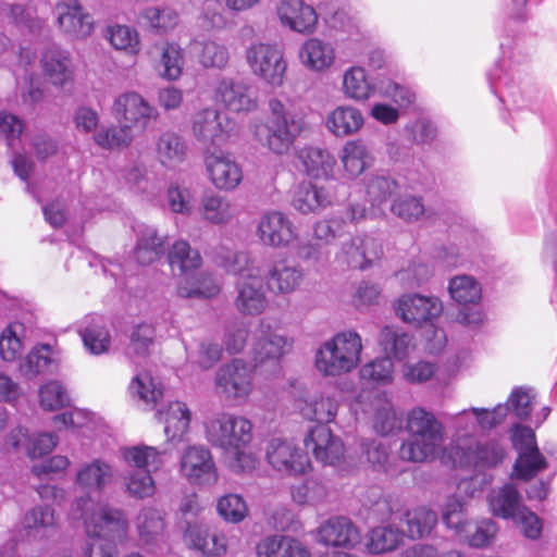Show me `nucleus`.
Instances as JSON below:
<instances>
[{"label": "nucleus", "mask_w": 557, "mask_h": 557, "mask_svg": "<svg viewBox=\"0 0 557 557\" xmlns=\"http://www.w3.org/2000/svg\"><path fill=\"white\" fill-rule=\"evenodd\" d=\"M301 64L310 71L323 72L333 66L336 59L334 46L317 37L305 40L299 50Z\"/></svg>", "instance_id": "c85d7f7f"}, {"label": "nucleus", "mask_w": 557, "mask_h": 557, "mask_svg": "<svg viewBox=\"0 0 557 557\" xmlns=\"http://www.w3.org/2000/svg\"><path fill=\"white\" fill-rule=\"evenodd\" d=\"M336 201L331 187L302 182L294 189L290 206L302 215L320 214Z\"/></svg>", "instance_id": "aec40b11"}, {"label": "nucleus", "mask_w": 557, "mask_h": 557, "mask_svg": "<svg viewBox=\"0 0 557 557\" xmlns=\"http://www.w3.org/2000/svg\"><path fill=\"white\" fill-rule=\"evenodd\" d=\"M364 124L361 111L352 106H338L325 119V126L336 137H348L358 133Z\"/></svg>", "instance_id": "c756f323"}, {"label": "nucleus", "mask_w": 557, "mask_h": 557, "mask_svg": "<svg viewBox=\"0 0 557 557\" xmlns=\"http://www.w3.org/2000/svg\"><path fill=\"white\" fill-rule=\"evenodd\" d=\"M318 542L333 547L355 548L361 543L360 530L346 517H333L317 531Z\"/></svg>", "instance_id": "412c9836"}, {"label": "nucleus", "mask_w": 557, "mask_h": 557, "mask_svg": "<svg viewBox=\"0 0 557 557\" xmlns=\"http://www.w3.org/2000/svg\"><path fill=\"white\" fill-rule=\"evenodd\" d=\"M185 541L194 549L206 556H222L226 553L227 542L222 533L209 532L197 525H188L185 531Z\"/></svg>", "instance_id": "c9c22d12"}, {"label": "nucleus", "mask_w": 557, "mask_h": 557, "mask_svg": "<svg viewBox=\"0 0 557 557\" xmlns=\"http://www.w3.org/2000/svg\"><path fill=\"white\" fill-rule=\"evenodd\" d=\"M224 267L228 273L239 276L235 298L237 310L246 315L261 314L268 307V298L260 268L243 251L232 253Z\"/></svg>", "instance_id": "20e7f679"}, {"label": "nucleus", "mask_w": 557, "mask_h": 557, "mask_svg": "<svg viewBox=\"0 0 557 557\" xmlns=\"http://www.w3.org/2000/svg\"><path fill=\"white\" fill-rule=\"evenodd\" d=\"M115 116L131 128L145 131L151 122L159 117V111L147 99L136 91L119 95L113 102Z\"/></svg>", "instance_id": "4468645a"}, {"label": "nucleus", "mask_w": 557, "mask_h": 557, "mask_svg": "<svg viewBox=\"0 0 557 557\" xmlns=\"http://www.w3.org/2000/svg\"><path fill=\"white\" fill-rule=\"evenodd\" d=\"M40 64L45 77L54 86L63 87L73 81L74 69L67 51L48 47L41 54Z\"/></svg>", "instance_id": "b1692460"}, {"label": "nucleus", "mask_w": 557, "mask_h": 557, "mask_svg": "<svg viewBox=\"0 0 557 557\" xmlns=\"http://www.w3.org/2000/svg\"><path fill=\"white\" fill-rule=\"evenodd\" d=\"M95 143L104 149L127 147L134 139V133L125 123L120 126L100 128L94 135Z\"/></svg>", "instance_id": "0e129e2a"}, {"label": "nucleus", "mask_w": 557, "mask_h": 557, "mask_svg": "<svg viewBox=\"0 0 557 557\" xmlns=\"http://www.w3.org/2000/svg\"><path fill=\"white\" fill-rule=\"evenodd\" d=\"M308 175L313 177H329L334 170L336 159L326 149L319 147H305L298 154Z\"/></svg>", "instance_id": "c03bdc74"}, {"label": "nucleus", "mask_w": 557, "mask_h": 557, "mask_svg": "<svg viewBox=\"0 0 557 557\" xmlns=\"http://www.w3.org/2000/svg\"><path fill=\"white\" fill-rule=\"evenodd\" d=\"M59 29L76 39H84L94 32L92 16L78 0H61L54 7Z\"/></svg>", "instance_id": "a211bd4d"}, {"label": "nucleus", "mask_w": 557, "mask_h": 557, "mask_svg": "<svg viewBox=\"0 0 557 557\" xmlns=\"http://www.w3.org/2000/svg\"><path fill=\"white\" fill-rule=\"evenodd\" d=\"M158 420L164 424V434L169 442H181L188 433L191 412L183 401L170 403L157 411Z\"/></svg>", "instance_id": "bb28decb"}, {"label": "nucleus", "mask_w": 557, "mask_h": 557, "mask_svg": "<svg viewBox=\"0 0 557 557\" xmlns=\"http://www.w3.org/2000/svg\"><path fill=\"white\" fill-rule=\"evenodd\" d=\"M245 59L252 75L271 87L284 84L287 62L283 50L275 44L252 42L245 51Z\"/></svg>", "instance_id": "0eeeda50"}, {"label": "nucleus", "mask_w": 557, "mask_h": 557, "mask_svg": "<svg viewBox=\"0 0 557 557\" xmlns=\"http://www.w3.org/2000/svg\"><path fill=\"white\" fill-rule=\"evenodd\" d=\"M22 527L29 537H47L55 528L54 510L48 505L33 507L24 515Z\"/></svg>", "instance_id": "a19ab883"}, {"label": "nucleus", "mask_w": 557, "mask_h": 557, "mask_svg": "<svg viewBox=\"0 0 557 557\" xmlns=\"http://www.w3.org/2000/svg\"><path fill=\"white\" fill-rule=\"evenodd\" d=\"M216 99L233 112H249L257 108L250 85L239 78L224 77L215 89Z\"/></svg>", "instance_id": "4be33fe9"}, {"label": "nucleus", "mask_w": 557, "mask_h": 557, "mask_svg": "<svg viewBox=\"0 0 557 557\" xmlns=\"http://www.w3.org/2000/svg\"><path fill=\"white\" fill-rule=\"evenodd\" d=\"M362 348L361 336L356 331L338 332L317 349L315 368L324 376L349 373L359 366Z\"/></svg>", "instance_id": "39448f33"}, {"label": "nucleus", "mask_w": 557, "mask_h": 557, "mask_svg": "<svg viewBox=\"0 0 557 557\" xmlns=\"http://www.w3.org/2000/svg\"><path fill=\"white\" fill-rule=\"evenodd\" d=\"M379 345L389 359L403 360L414 348L413 337L397 326H385L381 330Z\"/></svg>", "instance_id": "58836bf2"}, {"label": "nucleus", "mask_w": 557, "mask_h": 557, "mask_svg": "<svg viewBox=\"0 0 557 557\" xmlns=\"http://www.w3.org/2000/svg\"><path fill=\"white\" fill-rule=\"evenodd\" d=\"M512 443L518 451L513 470L519 479L528 481L547 468L546 458L540 451L535 433L531 428L517 426L512 434Z\"/></svg>", "instance_id": "9d476101"}, {"label": "nucleus", "mask_w": 557, "mask_h": 557, "mask_svg": "<svg viewBox=\"0 0 557 557\" xmlns=\"http://www.w3.org/2000/svg\"><path fill=\"white\" fill-rule=\"evenodd\" d=\"M180 472L193 484L213 485L219 480L211 451L205 446H188L180 460Z\"/></svg>", "instance_id": "2eb2a0df"}, {"label": "nucleus", "mask_w": 557, "mask_h": 557, "mask_svg": "<svg viewBox=\"0 0 557 557\" xmlns=\"http://www.w3.org/2000/svg\"><path fill=\"white\" fill-rule=\"evenodd\" d=\"M497 532L498 527L492 519L471 520V527L468 528V531L458 541L470 547L483 548L494 541Z\"/></svg>", "instance_id": "13d9d810"}, {"label": "nucleus", "mask_w": 557, "mask_h": 557, "mask_svg": "<svg viewBox=\"0 0 557 557\" xmlns=\"http://www.w3.org/2000/svg\"><path fill=\"white\" fill-rule=\"evenodd\" d=\"M304 270L297 265L278 262L267 274V287L275 295H288L299 288L304 281Z\"/></svg>", "instance_id": "2f4dec72"}, {"label": "nucleus", "mask_w": 557, "mask_h": 557, "mask_svg": "<svg viewBox=\"0 0 557 557\" xmlns=\"http://www.w3.org/2000/svg\"><path fill=\"white\" fill-rule=\"evenodd\" d=\"M276 13L283 26L297 33H313L318 24L315 10L302 0H282Z\"/></svg>", "instance_id": "5701e85b"}, {"label": "nucleus", "mask_w": 557, "mask_h": 557, "mask_svg": "<svg viewBox=\"0 0 557 557\" xmlns=\"http://www.w3.org/2000/svg\"><path fill=\"white\" fill-rule=\"evenodd\" d=\"M407 430L410 436L444 441L443 424L435 416L421 407H416L407 416Z\"/></svg>", "instance_id": "4c0bfd02"}, {"label": "nucleus", "mask_w": 557, "mask_h": 557, "mask_svg": "<svg viewBox=\"0 0 557 557\" xmlns=\"http://www.w3.org/2000/svg\"><path fill=\"white\" fill-rule=\"evenodd\" d=\"M444 441L410 436L399 447L398 455L404 461L425 462L434 460L442 449Z\"/></svg>", "instance_id": "ea45409f"}, {"label": "nucleus", "mask_w": 557, "mask_h": 557, "mask_svg": "<svg viewBox=\"0 0 557 557\" xmlns=\"http://www.w3.org/2000/svg\"><path fill=\"white\" fill-rule=\"evenodd\" d=\"M396 315L407 324L422 326L432 324L443 311V304L436 296L417 293L403 294L394 304Z\"/></svg>", "instance_id": "9b49d317"}, {"label": "nucleus", "mask_w": 557, "mask_h": 557, "mask_svg": "<svg viewBox=\"0 0 557 557\" xmlns=\"http://www.w3.org/2000/svg\"><path fill=\"white\" fill-rule=\"evenodd\" d=\"M59 351L49 344L35 346L20 363V371L28 379L40 373L53 372L59 364Z\"/></svg>", "instance_id": "473e14b6"}, {"label": "nucleus", "mask_w": 557, "mask_h": 557, "mask_svg": "<svg viewBox=\"0 0 557 557\" xmlns=\"http://www.w3.org/2000/svg\"><path fill=\"white\" fill-rule=\"evenodd\" d=\"M79 334L86 349L94 355L106 352L110 346V334L100 320H92L91 323L86 324Z\"/></svg>", "instance_id": "69168bd1"}, {"label": "nucleus", "mask_w": 557, "mask_h": 557, "mask_svg": "<svg viewBox=\"0 0 557 557\" xmlns=\"http://www.w3.org/2000/svg\"><path fill=\"white\" fill-rule=\"evenodd\" d=\"M129 394L146 405L154 406L163 396V388L149 373L136 374L129 386Z\"/></svg>", "instance_id": "5fc2aeb1"}, {"label": "nucleus", "mask_w": 557, "mask_h": 557, "mask_svg": "<svg viewBox=\"0 0 557 557\" xmlns=\"http://www.w3.org/2000/svg\"><path fill=\"white\" fill-rule=\"evenodd\" d=\"M265 458L275 471L286 475H299L310 468L308 455L285 438L269 440L265 446Z\"/></svg>", "instance_id": "f8f14e48"}, {"label": "nucleus", "mask_w": 557, "mask_h": 557, "mask_svg": "<svg viewBox=\"0 0 557 557\" xmlns=\"http://www.w3.org/2000/svg\"><path fill=\"white\" fill-rule=\"evenodd\" d=\"M164 244L165 238L154 227L141 226L137 233L136 260L144 265L152 263L163 255Z\"/></svg>", "instance_id": "79ce46f5"}, {"label": "nucleus", "mask_w": 557, "mask_h": 557, "mask_svg": "<svg viewBox=\"0 0 557 557\" xmlns=\"http://www.w3.org/2000/svg\"><path fill=\"white\" fill-rule=\"evenodd\" d=\"M3 12L21 30H26L32 35H38L45 26V21L39 18L30 7L5 4Z\"/></svg>", "instance_id": "bf43d9fd"}, {"label": "nucleus", "mask_w": 557, "mask_h": 557, "mask_svg": "<svg viewBox=\"0 0 557 557\" xmlns=\"http://www.w3.org/2000/svg\"><path fill=\"white\" fill-rule=\"evenodd\" d=\"M220 285L209 274L198 277L185 276L177 286V294L184 298H210L218 295Z\"/></svg>", "instance_id": "603ef678"}, {"label": "nucleus", "mask_w": 557, "mask_h": 557, "mask_svg": "<svg viewBox=\"0 0 557 557\" xmlns=\"http://www.w3.org/2000/svg\"><path fill=\"white\" fill-rule=\"evenodd\" d=\"M368 200L372 206H381L396 198L400 193V185L396 178L386 172H374L364 178Z\"/></svg>", "instance_id": "e433bc0d"}, {"label": "nucleus", "mask_w": 557, "mask_h": 557, "mask_svg": "<svg viewBox=\"0 0 557 557\" xmlns=\"http://www.w3.org/2000/svg\"><path fill=\"white\" fill-rule=\"evenodd\" d=\"M490 510L495 517L515 519L525 507L517 487L507 483L493 490L488 495Z\"/></svg>", "instance_id": "7c9ffc66"}, {"label": "nucleus", "mask_w": 557, "mask_h": 557, "mask_svg": "<svg viewBox=\"0 0 557 557\" xmlns=\"http://www.w3.org/2000/svg\"><path fill=\"white\" fill-rule=\"evenodd\" d=\"M169 263L173 271L178 270L182 274L196 270L201 265V256L198 250L190 247L189 243L183 239L176 240L168 255Z\"/></svg>", "instance_id": "3c124183"}, {"label": "nucleus", "mask_w": 557, "mask_h": 557, "mask_svg": "<svg viewBox=\"0 0 557 557\" xmlns=\"http://www.w3.org/2000/svg\"><path fill=\"white\" fill-rule=\"evenodd\" d=\"M341 161L346 176L356 178L372 166L374 158L362 140L355 139L344 145Z\"/></svg>", "instance_id": "72a5a7b5"}, {"label": "nucleus", "mask_w": 557, "mask_h": 557, "mask_svg": "<svg viewBox=\"0 0 557 557\" xmlns=\"http://www.w3.org/2000/svg\"><path fill=\"white\" fill-rule=\"evenodd\" d=\"M257 235L265 246L286 248L297 240L298 228L287 214L271 210L260 216Z\"/></svg>", "instance_id": "dca6fc26"}, {"label": "nucleus", "mask_w": 557, "mask_h": 557, "mask_svg": "<svg viewBox=\"0 0 557 557\" xmlns=\"http://www.w3.org/2000/svg\"><path fill=\"white\" fill-rule=\"evenodd\" d=\"M205 166L210 183L222 191H233L243 182L242 165L226 153H209L205 157Z\"/></svg>", "instance_id": "6ab92c4d"}, {"label": "nucleus", "mask_w": 557, "mask_h": 557, "mask_svg": "<svg viewBox=\"0 0 557 557\" xmlns=\"http://www.w3.org/2000/svg\"><path fill=\"white\" fill-rule=\"evenodd\" d=\"M184 66V51L175 42H166L161 51V58L157 71L166 81H177Z\"/></svg>", "instance_id": "6e6d98bb"}, {"label": "nucleus", "mask_w": 557, "mask_h": 557, "mask_svg": "<svg viewBox=\"0 0 557 557\" xmlns=\"http://www.w3.org/2000/svg\"><path fill=\"white\" fill-rule=\"evenodd\" d=\"M359 373L362 381L386 385L393 382L394 363L388 357L376 358L362 366Z\"/></svg>", "instance_id": "338daca9"}, {"label": "nucleus", "mask_w": 557, "mask_h": 557, "mask_svg": "<svg viewBox=\"0 0 557 557\" xmlns=\"http://www.w3.org/2000/svg\"><path fill=\"white\" fill-rule=\"evenodd\" d=\"M154 150L158 161L166 168L181 164L187 156L185 139L173 131H165L159 135Z\"/></svg>", "instance_id": "f704fd0d"}, {"label": "nucleus", "mask_w": 557, "mask_h": 557, "mask_svg": "<svg viewBox=\"0 0 557 557\" xmlns=\"http://www.w3.org/2000/svg\"><path fill=\"white\" fill-rule=\"evenodd\" d=\"M136 529L144 544L153 543L164 529V520L160 510L152 507L143 508L136 518Z\"/></svg>", "instance_id": "864d4df0"}, {"label": "nucleus", "mask_w": 557, "mask_h": 557, "mask_svg": "<svg viewBox=\"0 0 557 557\" xmlns=\"http://www.w3.org/2000/svg\"><path fill=\"white\" fill-rule=\"evenodd\" d=\"M404 532L393 525L373 528L367 535L366 547L370 554H384L398 548Z\"/></svg>", "instance_id": "49530a36"}, {"label": "nucleus", "mask_w": 557, "mask_h": 557, "mask_svg": "<svg viewBox=\"0 0 557 557\" xmlns=\"http://www.w3.org/2000/svg\"><path fill=\"white\" fill-rule=\"evenodd\" d=\"M216 393L227 400H246L253 389V368L242 359H233L215 373Z\"/></svg>", "instance_id": "1a4fd4ad"}, {"label": "nucleus", "mask_w": 557, "mask_h": 557, "mask_svg": "<svg viewBox=\"0 0 557 557\" xmlns=\"http://www.w3.org/2000/svg\"><path fill=\"white\" fill-rule=\"evenodd\" d=\"M257 557H311L309 548L289 535H269L256 547Z\"/></svg>", "instance_id": "cd10ccee"}, {"label": "nucleus", "mask_w": 557, "mask_h": 557, "mask_svg": "<svg viewBox=\"0 0 557 557\" xmlns=\"http://www.w3.org/2000/svg\"><path fill=\"white\" fill-rule=\"evenodd\" d=\"M292 245L294 255L304 262H309L315 267H324L329 262L330 253L318 240H300L298 237Z\"/></svg>", "instance_id": "774afa93"}, {"label": "nucleus", "mask_w": 557, "mask_h": 557, "mask_svg": "<svg viewBox=\"0 0 557 557\" xmlns=\"http://www.w3.org/2000/svg\"><path fill=\"white\" fill-rule=\"evenodd\" d=\"M342 90L346 98L362 102L374 95L375 86L368 79L363 67L350 66L344 72Z\"/></svg>", "instance_id": "37998d69"}, {"label": "nucleus", "mask_w": 557, "mask_h": 557, "mask_svg": "<svg viewBox=\"0 0 557 557\" xmlns=\"http://www.w3.org/2000/svg\"><path fill=\"white\" fill-rule=\"evenodd\" d=\"M198 213L207 223L225 225L232 222L238 214L235 203L227 197L209 191L202 195Z\"/></svg>", "instance_id": "a878e982"}, {"label": "nucleus", "mask_w": 557, "mask_h": 557, "mask_svg": "<svg viewBox=\"0 0 557 557\" xmlns=\"http://www.w3.org/2000/svg\"><path fill=\"white\" fill-rule=\"evenodd\" d=\"M304 444L322 465L337 466L345 455V446L341 437L334 435L331 429L323 424L311 428Z\"/></svg>", "instance_id": "f3484780"}, {"label": "nucleus", "mask_w": 557, "mask_h": 557, "mask_svg": "<svg viewBox=\"0 0 557 557\" xmlns=\"http://www.w3.org/2000/svg\"><path fill=\"white\" fill-rule=\"evenodd\" d=\"M407 536L417 540L428 536L437 524V513L424 506L407 510L405 513Z\"/></svg>", "instance_id": "8fccbe9b"}, {"label": "nucleus", "mask_w": 557, "mask_h": 557, "mask_svg": "<svg viewBox=\"0 0 557 557\" xmlns=\"http://www.w3.org/2000/svg\"><path fill=\"white\" fill-rule=\"evenodd\" d=\"M234 126V122L215 108L199 110L191 121L193 135L203 145H222L233 132Z\"/></svg>", "instance_id": "ddd939ff"}, {"label": "nucleus", "mask_w": 557, "mask_h": 557, "mask_svg": "<svg viewBox=\"0 0 557 557\" xmlns=\"http://www.w3.org/2000/svg\"><path fill=\"white\" fill-rule=\"evenodd\" d=\"M123 456L128 465L137 468L124 479L127 493L136 498L152 496L156 486L150 471L160 467L162 454L151 446H135L126 448Z\"/></svg>", "instance_id": "423d86ee"}, {"label": "nucleus", "mask_w": 557, "mask_h": 557, "mask_svg": "<svg viewBox=\"0 0 557 557\" xmlns=\"http://www.w3.org/2000/svg\"><path fill=\"white\" fill-rule=\"evenodd\" d=\"M139 20L157 34H168L180 22V14L172 7H148L139 13Z\"/></svg>", "instance_id": "de8ad7c7"}, {"label": "nucleus", "mask_w": 557, "mask_h": 557, "mask_svg": "<svg viewBox=\"0 0 557 557\" xmlns=\"http://www.w3.org/2000/svg\"><path fill=\"white\" fill-rule=\"evenodd\" d=\"M107 38L116 49L135 55L140 50V40L137 30L127 25L115 24L107 28Z\"/></svg>", "instance_id": "680f3d73"}, {"label": "nucleus", "mask_w": 557, "mask_h": 557, "mask_svg": "<svg viewBox=\"0 0 557 557\" xmlns=\"http://www.w3.org/2000/svg\"><path fill=\"white\" fill-rule=\"evenodd\" d=\"M300 410L305 418L325 425L334 421L338 411V401L331 395L321 393L306 399Z\"/></svg>", "instance_id": "a18cd8bd"}, {"label": "nucleus", "mask_w": 557, "mask_h": 557, "mask_svg": "<svg viewBox=\"0 0 557 557\" xmlns=\"http://www.w3.org/2000/svg\"><path fill=\"white\" fill-rule=\"evenodd\" d=\"M208 442L223 450L228 468L235 473L250 472L258 459L247 450L252 440V423L243 416L220 413L206 423Z\"/></svg>", "instance_id": "f03ea898"}, {"label": "nucleus", "mask_w": 557, "mask_h": 557, "mask_svg": "<svg viewBox=\"0 0 557 557\" xmlns=\"http://www.w3.org/2000/svg\"><path fill=\"white\" fill-rule=\"evenodd\" d=\"M305 127V115L295 103L273 98L267 122L253 128L255 138L271 152L285 154Z\"/></svg>", "instance_id": "7ed1b4c3"}, {"label": "nucleus", "mask_w": 557, "mask_h": 557, "mask_svg": "<svg viewBox=\"0 0 557 557\" xmlns=\"http://www.w3.org/2000/svg\"><path fill=\"white\" fill-rule=\"evenodd\" d=\"M362 411L371 417L373 429L380 435H388L400 425L394 405L386 393L373 395Z\"/></svg>", "instance_id": "393cba45"}, {"label": "nucleus", "mask_w": 557, "mask_h": 557, "mask_svg": "<svg viewBox=\"0 0 557 557\" xmlns=\"http://www.w3.org/2000/svg\"><path fill=\"white\" fill-rule=\"evenodd\" d=\"M450 297L460 305L478 304L482 297L480 283L470 275H456L448 284Z\"/></svg>", "instance_id": "4d7b16f0"}, {"label": "nucleus", "mask_w": 557, "mask_h": 557, "mask_svg": "<svg viewBox=\"0 0 557 557\" xmlns=\"http://www.w3.org/2000/svg\"><path fill=\"white\" fill-rule=\"evenodd\" d=\"M442 521L459 540L468 531V528L471 527V520L468 519L463 500L456 496L448 497L442 507Z\"/></svg>", "instance_id": "09e8293b"}, {"label": "nucleus", "mask_w": 557, "mask_h": 557, "mask_svg": "<svg viewBox=\"0 0 557 557\" xmlns=\"http://www.w3.org/2000/svg\"><path fill=\"white\" fill-rule=\"evenodd\" d=\"M115 475V469L109 461L94 458L79 465L75 484L88 495L99 494L113 483ZM72 512H79L86 535L99 541L86 549V557L119 556V545L126 541L128 533V521L122 509L85 496L75 499Z\"/></svg>", "instance_id": "f257e3e1"}, {"label": "nucleus", "mask_w": 557, "mask_h": 557, "mask_svg": "<svg viewBox=\"0 0 557 557\" xmlns=\"http://www.w3.org/2000/svg\"><path fill=\"white\" fill-rule=\"evenodd\" d=\"M391 212L405 222H417L428 216L422 197L414 195H398L391 203Z\"/></svg>", "instance_id": "052dcab7"}, {"label": "nucleus", "mask_w": 557, "mask_h": 557, "mask_svg": "<svg viewBox=\"0 0 557 557\" xmlns=\"http://www.w3.org/2000/svg\"><path fill=\"white\" fill-rule=\"evenodd\" d=\"M346 233V220L339 215H332L318 220L312 225V237L322 245H330L343 237Z\"/></svg>", "instance_id": "e2e57ef3"}, {"label": "nucleus", "mask_w": 557, "mask_h": 557, "mask_svg": "<svg viewBox=\"0 0 557 557\" xmlns=\"http://www.w3.org/2000/svg\"><path fill=\"white\" fill-rule=\"evenodd\" d=\"M292 347L293 341L281 329L272 326L268 319H261L253 332L249 354L257 367L270 361L277 362Z\"/></svg>", "instance_id": "6e6552de"}]
</instances>
